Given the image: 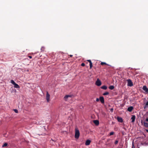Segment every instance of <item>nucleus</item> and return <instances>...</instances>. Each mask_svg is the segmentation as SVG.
Segmentation results:
<instances>
[{
    "label": "nucleus",
    "mask_w": 148,
    "mask_h": 148,
    "mask_svg": "<svg viewBox=\"0 0 148 148\" xmlns=\"http://www.w3.org/2000/svg\"><path fill=\"white\" fill-rule=\"evenodd\" d=\"M113 110H114V109L113 108H111V109H110V111L112 112L113 111Z\"/></svg>",
    "instance_id": "c756f323"
},
{
    "label": "nucleus",
    "mask_w": 148,
    "mask_h": 148,
    "mask_svg": "<svg viewBox=\"0 0 148 148\" xmlns=\"http://www.w3.org/2000/svg\"><path fill=\"white\" fill-rule=\"evenodd\" d=\"M148 107V101L146 103L145 105L144 106V109H145Z\"/></svg>",
    "instance_id": "ddd939ff"
},
{
    "label": "nucleus",
    "mask_w": 148,
    "mask_h": 148,
    "mask_svg": "<svg viewBox=\"0 0 148 148\" xmlns=\"http://www.w3.org/2000/svg\"><path fill=\"white\" fill-rule=\"evenodd\" d=\"M11 82L14 85L16 83L13 80H11Z\"/></svg>",
    "instance_id": "412c9836"
},
{
    "label": "nucleus",
    "mask_w": 148,
    "mask_h": 148,
    "mask_svg": "<svg viewBox=\"0 0 148 148\" xmlns=\"http://www.w3.org/2000/svg\"><path fill=\"white\" fill-rule=\"evenodd\" d=\"M146 131L148 133V130L146 129Z\"/></svg>",
    "instance_id": "473e14b6"
},
{
    "label": "nucleus",
    "mask_w": 148,
    "mask_h": 148,
    "mask_svg": "<svg viewBox=\"0 0 148 148\" xmlns=\"http://www.w3.org/2000/svg\"><path fill=\"white\" fill-rule=\"evenodd\" d=\"M90 142L91 141L90 140H87L86 142L85 145H88L90 144Z\"/></svg>",
    "instance_id": "1a4fd4ad"
},
{
    "label": "nucleus",
    "mask_w": 148,
    "mask_h": 148,
    "mask_svg": "<svg viewBox=\"0 0 148 148\" xmlns=\"http://www.w3.org/2000/svg\"><path fill=\"white\" fill-rule=\"evenodd\" d=\"M85 64L84 63H82L81 64V66H85Z\"/></svg>",
    "instance_id": "bb28decb"
},
{
    "label": "nucleus",
    "mask_w": 148,
    "mask_h": 148,
    "mask_svg": "<svg viewBox=\"0 0 148 148\" xmlns=\"http://www.w3.org/2000/svg\"><path fill=\"white\" fill-rule=\"evenodd\" d=\"M14 88H20L19 86L16 83L14 85Z\"/></svg>",
    "instance_id": "4468645a"
},
{
    "label": "nucleus",
    "mask_w": 148,
    "mask_h": 148,
    "mask_svg": "<svg viewBox=\"0 0 148 148\" xmlns=\"http://www.w3.org/2000/svg\"><path fill=\"white\" fill-rule=\"evenodd\" d=\"M43 48V47H42V48H41V49H42V48Z\"/></svg>",
    "instance_id": "c9c22d12"
},
{
    "label": "nucleus",
    "mask_w": 148,
    "mask_h": 148,
    "mask_svg": "<svg viewBox=\"0 0 148 148\" xmlns=\"http://www.w3.org/2000/svg\"><path fill=\"white\" fill-rule=\"evenodd\" d=\"M87 61L88 62H89V63L92 62L90 60H87Z\"/></svg>",
    "instance_id": "cd10ccee"
},
{
    "label": "nucleus",
    "mask_w": 148,
    "mask_h": 148,
    "mask_svg": "<svg viewBox=\"0 0 148 148\" xmlns=\"http://www.w3.org/2000/svg\"><path fill=\"white\" fill-rule=\"evenodd\" d=\"M14 110V112L16 113H18V110L16 109H14L13 110Z\"/></svg>",
    "instance_id": "393cba45"
},
{
    "label": "nucleus",
    "mask_w": 148,
    "mask_h": 148,
    "mask_svg": "<svg viewBox=\"0 0 148 148\" xmlns=\"http://www.w3.org/2000/svg\"><path fill=\"white\" fill-rule=\"evenodd\" d=\"M95 84L96 85L98 86H99L101 85V82L99 79H97L96 81V82Z\"/></svg>",
    "instance_id": "20e7f679"
},
{
    "label": "nucleus",
    "mask_w": 148,
    "mask_h": 148,
    "mask_svg": "<svg viewBox=\"0 0 148 148\" xmlns=\"http://www.w3.org/2000/svg\"><path fill=\"white\" fill-rule=\"evenodd\" d=\"M101 88L102 89L106 90L107 89V86H106L104 85V86H101Z\"/></svg>",
    "instance_id": "dca6fc26"
},
{
    "label": "nucleus",
    "mask_w": 148,
    "mask_h": 148,
    "mask_svg": "<svg viewBox=\"0 0 148 148\" xmlns=\"http://www.w3.org/2000/svg\"><path fill=\"white\" fill-rule=\"evenodd\" d=\"M117 119L118 121L121 123H122L123 122V120L122 118L118 116L117 117Z\"/></svg>",
    "instance_id": "0eeeda50"
},
{
    "label": "nucleus",
    "mask_w": 148,
    "mask_h": 148,
    "mask_svg": "<svg viewBox=\"0 0 148 148\" xmlns=\"http://www.w3.org/2000/svg\"><path fill=\"white\" fill-rule=\"evenodd\" d=\"M146 121H147V122H148V118H147L146 119Z\"/></svg>",
    "instance_id": "2f4dec72"
},
{
    "label": "nucleus",
    "mask_w": 148,
    "mask_h": 148,
    "mask_svg": "<svg viewBox=\"0 0 148 148\" xmlns=\"http://www.w3.org/2000/svg\"><path fill=\"white\" fill-rule=\"evenodd\" d=\"M127 85L130 86H133V84L131 80L130 79H128L127 80Z\"/></svg>",
    "instance_id": "f03ea898"
},
{
    "label": "nucleus",
    "mask_w": 148,
    "mask_h": 148,
    "mask_svg": "<svg viewBox=\"0 0 148 148\" xmlns=\"http://www.w3.org/2000/svg\"><path fill=\"white\" fill-rule=\"evenodd\" d=\"M8 145V144L7 143H5L2 145V147H5L7 146Z\"/></svg>",
    "instance_id": "6ab92c4d"
},
{
    "label": "nucleus",
    "mask_w": 148,
    "mask_h": 148,
    "mask_svg": "<svg viewBox=\"0 0 148 148\" xmlns=\"http://www.w3.org/2000/svg\"><path fill=\"white\" fill-rule=\"evenodd\" d=\"M143 89L147 93H148V88L146 86H144L143 87Z\"/></svg>",
    "instance_id": "39448f33"
},
{
    "label": "nucleus",
    "mask_w": 148,
    "mask_h": 148,
    "mask_svg": "<svg viewBox=\"0 0 148 148\" xmlns=\"http://www.w3.org/2000/svg\"><path fill=\"white\" fill-rule=\"evenodd\" d=\"M90 63V69H91L92 67V62L89 63Z\"/></svg>",
    "instance_id": "4be33fe9"
},
{
    "label": "nucleus",
    "mask_w": 148,
    "mask_h": 148,
    "mask_svg": "<svg viewBox=\"0 0 148 148\" xmlns=\"http://www.w3.org/2000/svg\"><path fill=\"white\" fill-rule=\"evenodd\" d=\"M93 122L96 125H98L99 124V121L97 120H94Z\"/></svg>",
    "instance_id": "9b49d317"
},
{
    "label": "nucleus",
    "mask_w": 148,
    "mask_h": 148,
    "mask_svg": "<svg viewBox=\"0 0 148 148\" xmlns=\"http://www.w3.org/2000/svg\"><path fill=\"white\" fill-rule=\"evenodd\" d=\"M118 142H119V140H116L115 142H114V144L115 145H116L118 144Z\"/></svg>",
    "instance_id": "5701e85b"
},
{
    "label": "nucleus",
    "mask_w": 148,
    "mask_h": 148,
    "mask_svg": "<svg viewBox=\"0 0 148 148\" xmlns=\"http://www.w3.org/2000/svg\"><path fill=\"white\" fill-rule=\"evenodd\" d=\"M28 57L30 58H32V57L31 56H28Z\"/></svg>",
    "instance_id": "7c9ffc66"
},
{
    "label": "nucleus",
    "mask_w": 148,
    "mask_h": 148,
    "mask_svg": "<svg viewBox=\"0 0 148 148\" xmlns=\"http://www.w3.org/2000/svg\"><path fill=\"white\" fill-rule=\"evenodd\" d=\"M71 95H66L64 97V99L65 101L67 100V99L69 97H71Z\"/></svg>",
    "instance_id": "6e6552de"
},
{
    "label": "nucleus",
    "mask_w": 148,
    "mask_h": 148,
    "mask_svg": "<svg viewBox=\"0 0 148 148\" xmlns=\"http://www.w3.org/2000/svg\"><path fill=\"white\" fill-rule=\"evenodd\" d=\"M101 65H109L108 64L105 62H101Z\"/></svg>",
    "instance_id": "a211bd4d"
},
{
    "label": "nucleus",
    "mask_w": 148,
    "mask_h": 148,
    "mask_svg": "<svg viewBox=\"0 0 148 148\" xmlns=\"http://www.w3.org/2000/svg\"><path fill=\"white\" fill-rule=\"evenodd\" d=\"M109 88L111 90L113 89L114 88V86H110L109 87Z\"/></svg>",
    "instance_id": "f3484780"
},
{
    "label": "nucleus",
    "mask_w": 148,
    "mask_h": 148,
    "mask_svg": "<svg viewBox=\"0 0 148 148\" xmlns=\"http://www.w3.org/2000/svg\"><path fill=\"white\" fill-rule=\"evenodd\" d=\"M141 123H142V124L143 123V122H142V121H141Z\"/></svg>",
    "instance_id": "f704fd0d"
},
{
    "label": "nucleus",
    "mask_w": 148,
    "mask_h": 148,
    "mask_svg": "<svg viewBox=\"0 0 148 148\" xmlns=\"http://www.w3.org/2000/svg\"><path fill=\"white\" fill-rule=\"evenodd\" d=\"M50 95L49 94L48 92H47L46 93V99L47 101L48 102L50 101Z\"/></svg>",
    "instance_id": "7ed1b4c3"
},
{
    "label": "nucleus",
    "mask_w": 148,
    "mask_h": 148,
    "mask_svg": "<svg viewBox=\"0 0 148 148\" xmlns=\"http://www.w3.org/2000/svg\"><path fill=\"white\" fill-rule=\"evenodd\" d=\"M143 123L144 124V125L145 127H148V123L145 122H143Z\"/></svg>",
    "instance_id": "2eb2a0df"
},
{
    "label": "nucleus",
    "mask_w": 148,
    "mask_h": 148,
    "mask_svg": "<svg viewBox=\"0 0 148 148\" xmlns=\"http://www.w3.org/2000/svg\"><path fill=\"white\" fill-rule=\"evenodd\" d=\"M99 99L102 103H104V100L103 97H99Z\"/></svg>",
    "instance_id": "423d86ee"
},
{
    "label": "nucleus",
    "mask_w": 148,
    "mask_h": 148,
    "mask_svg": "<svg viewBox=\"0 0 148 148\" xmlns=\"http://www.w3.org/2000/svg\"><path fill=\"white\" fill-rule=\"evenodd\" d=\"M109 94V92H105L103 93V95H108Z\"/></svg>",
    "instance_id": "aec40b11"
},
{
    "label": "nucleus",
    "mask_w": 148,
    "mask_h": 148,
    "mask_svg": "<svg viewBox=\"0 0 148 148\" xmlns=\"http://www.w3.org/2000/svg\"><path fill=\"white\" fill-rule=\"evenodd\" d=\"M132 148H135V146L134 144V142H133L132 144Z\"/></svg>",
    "instance_id": "a878e982"
},
{
    "label": "nucleus",
    "mask_w": 148,
    "mask_h": 148,
    "mask_svg": "<svg viewBox=\"0 0 148 148\" xmlns=\"http://www.w3.org/2000/svg\"><path fill=\"white\" fill-rule=\"evenodd\" d=\"M79 136V130L77 129H75V138L78 139Z\"/></svg>",
    "instance_id": "f257e3e1"
},
{
    "label": "nucleus",
    "mask_w": 148,
    "mask_h": 148,
    "mask_svg": "<svg viewBox=\"0 0 148 148\" xmlns=\"http://www.w3.org/2000/svg\"><path fill=\"white\" fill-rule=\"evenodd\" d=\"M70 56L71 57H72V56H73V55H70Z\"/></svg>",
    "instance_id": "72a5a7b5"
},
{
    "label": "nucleus",
    "mask_w": 148,
    "mask_h": 148,
    "mask_svg": "<svg viewBox=\"0 0 148 148\" xmlns=\"http://www.w3.org/2000/svg\"><path fill=\"white\" fill-rule=\"evenodd\" d=\"M114 132H111L110 133V136L113 135L114 134Z\"/></svg>",
    "instance_id": "b1692460"
},
{
    "label": "nucleus",
    "mask_w": 148,
    "mask_h": 148,
    "mask_svg": "<svg viewBox=\"0 0 148 148\" xmlns=\"http://www.w3.org/2000/svg\"><path fill=\"white\" fill-rule=\"evenodd\" d=\"M133 109V107L132 106H130L127 108V110L130 112H131Z\"/></svg>",
    "instance_id": "f8f14e48"
},
{
    "label": "nucleus",
    "mask_w": 148,
    "mask_h": 148,
    "mask_svg": "<svg viewBox=\"0 0 148 148\" xmlns=\"http://www.w3.org/2000/svg\"><path fill=\"white\" fill-rule=\"evenodd\" d=\"M136 116L135 115H132L131 117V119L132 120V122L133 123L135 121Z\"/></svg>",
    "instance_id": "9d476101"
},
{
    "label": "nucleus",
    "mask_w": 148,
    "mask_h": 148,
    "mask_svg": "<svg viewBox=\"0 0 148 148\" xmlns=\"http://www.w3.org/2000/svg\"><path fill=\"white\" fill-rule=\"evenodd\" d=\"M147 114H148V112H147Z\"/></svg>",
    "instance_id": "e433bc0d"
},
{
    "label": "nucleus",
    "mask_w": 148,
    "mask_h": 148,
    "mask_svg": "<svg viewBox=\"0 0 148 148\" xmlns=\"http://www.w3.org/2000/svg\"><path fill=\"white\" fill-rule=\"evenodd\" d=\"M99 98H97L96 99V101L97 102H98L99 101Z\"/></svg>",
    "instance_id": "c85d7f7f"
}]
</instances>
